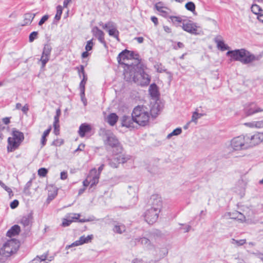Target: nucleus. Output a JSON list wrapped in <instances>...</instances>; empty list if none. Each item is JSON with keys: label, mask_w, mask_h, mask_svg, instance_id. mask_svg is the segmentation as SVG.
Listing matches in <instances>:
<instances>
[{"label": "nucleus", "mask_w": 263, "mask_h": 263, "mask_svg": "<svg viewBox=\"0 0 263 263\" xmlns=\"http://www.w3.org/2000/svg\"><path fill=\"white\" fill-rule=\"evenodd\" d=\"M135 71L133 73L131 71H126L124 73V79L126 81H134L138 85L144 86L149 85L151 81L150 76L144 70V66L141 63H138L133 68Z\"/></svg>", "instance_id": "f257e3e1"}, {"label": "nucleus", "mask_w": 263, "mask_h": 263, "mask_svg": "<svg viewBox=\"0 0 263 263\" xmlns=\"http://www.w3.org/2000/svg\"><path fill=\"white\" fill-rule=\"evenodd\" d=\"M227 55L231 56L234 60L239 61L243 64H248L254 61H259L261 55H254L245 49L229 51Z\"/></svg>", "instance_id": "f03ea898"}, {"label": "nucleus", "mask_w": 263, "mask_h": 263, "mask_svg": "<svg viewBox=\"0 0 263 263\" xmlns=\"http://www.w3.org/2000/svg\"><path fill=\"white\" fill-rule=\"evenodd\" d=\"M139 57L138 54L125 49L118 54L117 60L119 64L125 65L127 69L132 70L137 64L140 63Z\"/></svg>", "instance_id": "7ed1b4c3"}, {"label": "nucleus", "mask_w": 263, "mask_h": 263, "mask_svg": "<svg viewBox=\"0 0 263 263\" xmlns=\"http://www.w3.org/2000/svg\"><path fill=\"white\" fill-rule=\"evenodd\" d=\"M132 116L135 122L140 126H145L149 123V113L147 108L143 105L135 107L133 110Z\"/></svg>", "instance_id": "20e7f679"}, {"label": "nucleus", "mask_w": 263, "mask_h": 263, "mask_svg": "<svg viewBox=\"0 0 263 263\" xmlns=\"http://www.w3.org/2000/svg\"><path fill=\"white\" fill-rule=\"evenodd\" d=\"M12 137L8 138V152H12L18 148L24 139V134L15 128L12 129Z\"/></svg>", "instance_id": "39448f33"}, {"label": "nucleus", "mask_w": 263, "mask_h": 263, "mask_svg": "<svg viewBox=\"0 0 263 263\" xmlns=\"http://www.w3.org/2000/svg\"><path fill=\"white\" fill-rule=\"evenodd\" d=\"M20 247L19 241L15 239H11L4 243L0 249V255L5 258L10 257L15 254Z\"/></svg>", "instance_id": "423d86ee"}, {"label": "nucleus", "mask_w": 263, "mask_h": 263, "mask_svg": "<svg viewBox=\"0 0 263 263\" xmlns=\"http://www.w3.org/2000/svg\"><path fill=\"white\" fill-rule=\"evenodd\" d=\"M104 144L107 148L108 146L113 148L114 155H118L122 153V147L119 143L116 136L111 132H107L105 134Z\"/></svg>", "instance_id": "0eeeda50"}, {"label": "nucleus", "mask_w": 263, "mask_h": 263, "mask_svg": "<svg viewBox=\"0 0 263 263\" xmlns=\"http://www.w3.org/2000/svg\"><path fill=\"white\" fill-rule=\"evenodd\" d=\"M247 136L240 135L233 138L230 143V146L234 151H241L249 148Z\"/></svg>", "instance_id": "6e6552de"}, {"label": "nucleus", "mask_w": 263, "mask_h": 263, "mask_svg": "<svg viewBox=\"0 0 263 263\" xmlns=\"http://www.w3.org/2000/svg\"><path fill=\"white\" fill-rule=\"evenodd\" d=\"M160 211L150 208L145 213V219L149 224H153L157 221Z\"/></svg>", "instance_id": "1a4fd4ad"}, {"label": "nucleus", "mask_w": 263, "mask_h": 263, "mask_svg": "<svg viewBox=\"0 0 263 263\" xmlns=\"http://www.w3.org/2000/svg\"><path fill=\"white\" fill-rule=\"evenodd\" d=\"M247 136V140L249 144V148L259 144L263 141V133H258L253 136Z\"/></svg>", "instance_id": "9d476101"}, {"label": "nucleus", "mask_w": 263, "mask_h": 263, "mask_svg": "<svg viewBox=\"0 0 263 263\" xmlns=\"http://www.w3.org/2000/svg\"><path fill=\"white\" fill-rule=\"evenodd\" d=\"M103 28L107 29L108 34L110 36H112L117 39L118 41H120L119 38V32L117 30L116 25L112 22H108L105 24L103 26Z\"/></svg>", "instance_id": "9b49d317"}, {"label": "nucleus", "mask_w": 263, "mask_h": 263, "mask_svg": "<svg viewBox=\"0 0 263 263\" xmlns=\"http://www.w3.org/2000/svg\"><path fill=\"white\" fill-rule=\"evenodd\" d=\"M52 47L49 44H46L44 45L42 55L41 58V61L42 62V67H44L46 64L48 62L50 55Z\"/></svg>", "instance_id": "f8f14e48"}, {"label": "nucleus", "mask_w": 263, "mask_h": 263, "mask_svg": "<svg viewBox=\"0 0 263 263\" xmlns=\"http://www.w3.org/2000/svg\"><path fill=\"white\" fill-rule=\"evenodd\" d=\"M151 208L160 211L162 208V201L161 197L158 195H153L149 201Z\"/></svg>", "instance_id": "ddd939ff"}, {"label": "nucleus", "mask_w": 263, "mask_h": 263, "mask_svg": "<svg viewBox=\"0 0 263 263\" xmlns=\"http://www.w3.org/2000/svg\"><path fill=\"white\" fill-rule=\"evenodd\" d=\"M93 238V235H89L87 236H85L84 235L81 236L79 238V239L74 241L72 243H71L70 245L67 246L66 247V249H68L71 247L78 246L80 245H83L84 243H87L89 242H91V240Z\"/></svg>", "instance_id": "4468645a"}, {"label": "nucleus", "mask_w": 263, "mask_h": 263, "mask_svg": "<svg viewBox=\"0 0 263 263\" xmlns=\"http://www.w3.org/2000/svg\"><path fill=\"white\" fill-rule=\"evenodd\" d=\"M182 27L184 31L193 34H197V26L191 21H184Z\"/></svg>", "instance_id": "2eb2a0df"}, {"label": "nucleus", "mask_w": 263, "mask_h": 263, "mask_svg": "<svg viewBox=\"0 0 263 263\" xmlns=\"http://www.w3.org/2000/svg\"><path fill=\"white\" fill-rule=\"evenodd\" d=\"M262 111L263 109H261L260 108L257 107L254 103H250L249 105L247 106L245 108V111L247 116Z\"/></svg>", "instance_id": "dca6fc26"}, {"label": "nucleus", "mask_w": 263, "mask_h": 263, "mask_svg": "<svg viewBox=\"0 0 263 263\" xmlns=\"http://www.w3.org/2000/svg\"><path fill=\"white\" fill-rule=\"evenodd\" d=\"M92 33L93 36L97 37L100 43L104 45L106 44L104 39V33L98 27H94L92 29Z\"/></svg>", "instance_id": "f3484780"}, {"label": "nucleus", "mask_w": 263, "mask_h": 263, "mask_svg": "<svg viewBox=\"0 0 263 263\" xmlns=\"http://www.w3.org/2000/svg\"><path fill=\"white\" fill-rule=\"evenodd\" d=\"M88 176H91L89 179V180L91 181V187H92L93 185L98 183L100 175L99 173H97V170L96 168L91 169L89 173Z\"/></svg>", "instance_id": "a211bd4d"}, {"label": "nucleus", "mask_w": 263, "mask_h": 263, "mask_svg": "<svg viewBox=\"0 0 263 263\" xmlns=\"http://www.w3.org/2000/svg\"><path fill=\"white\" fill-rule=\"evenodd\" d=\"M48 253H46L41 256H37L33 260V261L34 263H47L46 260L51 261L53 260V257L52 256H50L48 258Z\"/></svg>", "instance_id": "6ab92c4d"}, {"label": "nucleus", "mask_w": 263, "mask_h": 263, "mask_svg": "<svg viewBox=\"0 0 263 263\" xmlns=\"http://www.w3.org/2000/svg\"><path fill=\"white\" fill-rule=\"evenodd\" d=\"M134 121L133 117H132L127 116H123L121 119V123L123 126L127 127H134Z\"/></svg>", "instance_id": "aec40b11"}, {"label": "nucleus", "mask_w": 263, "mask_h": 263, "mask_svg": "<svg viewBox=\"0 0 263 263\" xmlns=\"http://www.w3.org/2000/svg\"><path fill=\"white\" fill-rule=\"evenodd\" d=\"M91 130L90 125L87 123H82L79 127L78 133L81 137H84L85 134Z\"/></svg>", "instance_id": "412c9836"}, {"label": "nucleus", "mask_w": 263, "mask_h": 263, "mask_svg": "<svg viewBox=\"0 0 263 263\" xmlns=\"http://www.w3.org/2000/svg\"><path fill=\"white\" fill-rule=\"evenodd\" d=\"M221 39L222 37L220 35L217 36L214 39V41L217 44V47L221 51L228 50L229 48V46L224 44Z\"/></svg>", "instance_id": "4be33fe9"}, {"label": "nucleus", "mask_w": 263, "mask_h": 263, "mask_svg": "<svg viewBox=\"0 0 263 263\" xmlns=\"http://www.w3.org/2000/svg\"><path fill=\"white\" fill-rule=\"evenodd\" d=\"M35 14V13H32L30 12L25 13L24 15V23L21 25L22 26H24L30 25L33 21Z\"/></svg>", "instance_id": "5701e85b"}, {"label": "nucleus", "mask_w": 263, "mask_h": 263, "mask_svg": "<svg viewBox=\"0 0 263 263\" xmlns=\"http://www.w3.org/2000/svg\"><path fill=\"white\" fill-rule=\"evenodd\" d=\"M149 92L153 99H157L158 98L159 94L156 84L154 83L150 85L149 88Z\"/></svg>", "instance_id": "b1692460"}, {"label": "nucleus", "mask_w": 263, "mask_h": 263, "mask_svg": "<svg viewBox=\"0 0 263 263\" xmlns=\"http://www.w3.org/2000/svg\"><path fill=\"white\" fill-rule=\"evenodd\" d=\"M73 216H69V218L64 219L62 222V226L63 227H67L69 226L74 220H77L79 218L80 216V214H72Z\"/></svg>", "instance_id": "393cba45"}, {"label": "nucleus", "mask_w": 263, "mask_h": 263, "mask_svg": "<svg viewBox=\"0 0 263 263\" xmlns=\"http://www.w3.org/2000/svg\"><path fill=\"white\" fill-rule=\"evenodd\" d=\"M20 232V227L18 225H14L12 226L7 232V236L9 237L14 236Z\"/></svg>", "instance_id": "a878e982"}, {"label": "nucleus", "mask_w": 263, "mask_h": 263, "mask_svg": "<svg viewBox=\"0 0 263 263\" xmlns=\"http://www.w3.org/2000/svg\"><path fill=\"white\" fill-rule=\"evenodd\" d=\"M87 81V76H84V78H83L81 80L80 85H79V89L80 90V96L81 100H83L84 98V92H85V86Z\"/></svg>", "instance_id": "bb28decb"}, {"label": "nucleus", "mask_w": 263, "mask_h": 263, "mask_svg": "<svg viewBox=\"0 0 263 263\" xmlns=\"http://www.w3.org/2000/svg\"><path fill=\"white\" fill-rule=\"evenodd\" d=\"M118 116L115 113H111L107 117V122L111 125L114 126L117 122Z\"/></svg>", "instance_id": "cd10ccee"}, {"label": "nucleus", "mask_w": 263, "mask_h": 263, "mask_svg": "<svg viewBox=\"0 0 263 263\" xmlns=\"http://www.w3.org/2000/svg\"><path fill=\"white\" fill-rule=\"evenodd\" d=\"M114 232L118 234H122L125 231V227L123 224H116L113 229Z\"/></svg>", "instance_id": "c85d7f7f"}, {"label": "nucleus", "mask_w": 263, "mask_h": 263, "mask_svg": "<svg viewBox=\"0 0 263 263\" xmlns=\"http://www.w3.org/2000/svg\"><path fill=\"white\" fill-rule=\"evenodd\" d=\"M51 129V126H50L47 129L44 131L41 139V144L42 146H44L46 143V137L48 136Z\"/></svg>", "instance_id": "c756f323"}, {"label": "nucleus", "mask_w": 263, "mask_h": 263, "mask_svg": "<svg viewBox=\"0 0 263 263\" xmlns=\"http://www.w3.org/2000/svg\"><path fill=\"white\" fill-rule=\"evenodd\" d=\"M246 124L249 126L251 127H256L258 128H262L263 127V120L254 121L251 123H246Z\"/></svg>", "instance_id": "7c9ffc66"}, {"label": "nucleus", "mask_w": 263, "mask_h": 263, "mask_svg": "<svg viewBox=\"0 0 263 263\" xmlns=\"http://www.w3.org/2000/svg\"><path fill=\"white\" fill-rule=\"evenodd\" d=\"M251 11L255 14H260L263 10L257 4H253L251 7Z\"/></svg>", "instance_id": "2f4dec72"}, {"label": "nucleus", "mask_w": 263, "mask_h": 263, "mask_svg": "<svg viewBox=\"0 0 263 263\" xmlns=\"http://www.w3.org/2000/svg\"><path fill=\"white\" fill-rule=\"evenodd\" d=\"M120 163H124L130 159V156L127 155L122 154L117 156Z\"/></svg>", "instance_id": "473e14b6"}, {"label": "nucleus", "mask_w": 263, "mask_h": 263, "mask_svg": "<svg viewBox=\"0 0 263 263\" xmlns=\"http://www.w3.org/2000/svg\"><path fill=\"white\" fill-rule=\"evenodd\" d=\"M109 165L113 167L117 168L119 164V160L117 157H115L112 159H108Z\"/></svg>", "instance_id": "72a5a7b5"}, {"label": "nucleus", "mask_w": 263, "mask_h": 263, "mask_svg": "<svg viewBox=\"0 0 263 263\" xmlns=\"http://www.w3.org/2000/svg\"><path fill=\"white\" fill-rule=\"evenodd\" d=\"M21 224H23L24 227H29L30 223V219L29 216H24L21 220Z\"/></svg>", "instance_id": "f704fd0d"}, {"label": "nucleus", "mask_w": 263, "mask_h": 263, "mask_svg": "<svg viewBox=\"0 0 263 263\" xmlns=\"http://www.w3.org/2000/svg\"><path fill=\"white\" fill-rule=\"evenodd\" d=\"M135 240H137L141 242V243L143 245L145 246L146 247H148L151 245L150 240L145 237H142L140 238H136Z\"/></svg>", "instance_id": "c9c22d12"}, {"label": "nucleus", "mask_w": 263, "mask_h": 263, "mask_svg": "<svg viewBox=\"0 0 263 263\" xmlns=\"http://www.w3.org/2000/svg\"><path fill=\"white\" fill-rule=\"evenodd\" d=\"M182 129L181 128H177L167 136V138L170 139L173 136H178L180 135Z\"/></svg>", "instance_id": "e433bc0d"}, {"label": "nucleus", "mask_w": 263, "mask_h": 263, "mask_svg": "<svg viewBox=\"0 0 263 263\" xmlns=\"http://www.w3.org/2000/svg\"><path fill=\"white\" fill-rule=\"evenodd\" d=\"M63 8L60 5H59L57 7V13L55 16V19L59 21L60 20L61 15L62 14Z\"/></svg>", "instance_id": "4c0bfd02"}, {"label": "nucleus", "mask_w": 263, "mask_h": 263, "mask_svg": "<svg viewBox=\"0 0 263 263\" xmlns=\"http://www.w3.org/2000/svg\"><path fill=\"white\" fill-rule=\"evenodd\" d=\"M234 214H235L236 216L235 217H232V218L237 219L238 220L241 221H244L245 220L246 218L245 216L241 213L236 211L234 213Z\"/></svg>", "instance_id": "58836bf2"}, {"label": "nucleus", "mask_w": 263, "mask_h": 263, "mask_svg": "<svg viewBox=\"0 0 263 263\" xmlns=\"http://www.w3.org/2000/svg\"><path fill=\"white\" fill-rule=\"evenodd\" d=\"M185 8L191 11L194 12L195 10V5L193 2H189L185 4Z\"/></svg>", "instance_id": "ea45409f"}, {"label": "nucleus", "mask_w": 263, "mask_h": 263, "mask_svg": "<svg viewBox=\"0 0 263 263\" xmlns=\"http://www.w3.org/2000/svg\"><path fill=\"white\" fill-rule=\"evenodd\" d=\"M246 239H240L239 240H235V239H231V243L233 245H236L237 246H240L246 243Z\"/></svg>", "instance_id": "a19ab883"}, {"label": "nucleus", "mask_w": 263, "mask_h": 263, "mask_svg": "<svg viewBox=\"0 0 263 263\" xmlns=\"http://www.w3.org/2000/svg\"><path fill=\"white\" fill-rule=\"evenodd\" d=\"M203 114L198 113L197 111L194 112L192 117L191 121L196 123L197 120L203 116Z\"/></svg>", "instance_id": "79ce46f5"}, {"label": "nucleus", "mask_w": 263, "mask_h": 263, "mask_svg": "<svg viewBox=\"0 0 263 263\" xmlns=\"http://www.w3.org/2000/svg\"><path fill=\"white\" fill-rule=\"evenodd\" d=\"M0 185L4 189H5V191H6L8 193H9V196H10L11 195L13 196V192H12V190L8 187L7 186H6L3 182H2L1 181H0Z\"/></svg>", "instance_id": "37998d69"}, {"label": "nucleus", "mask_w": 263, "mask_h": 263, "mask_svg": "<svg viewBox=\"0 0 263 263\" xmlns=\"http://www.w3.org/2000/svg\"><path fill=\"white\" fill-rule=\"evenodd\" d=\"M38 32L37 31H33L31 32L29 36V41L30 43H32L34 41L35 39L37 37Z\"/></svg>", "instance_id": "c03bdc74"}, {"label": "nucleus", "mask_w": 263, "mask_h": 263, "mask_svg": "<svg viewBox=\"0 0 263 263\" xmlns=\"http://www.w3.org/2000/svg\"><path fill=\"white\" fill-rule=\"evenodd\" d=\"M48 173V170L45 168H41L38 170V175L40 177H45Z\"/></svg>", "instance_id": "a18cd8bd"}, {"label": "nucleus", "mask_w": 263, "mask_h": 263, "mask_svg": "<svg viewBox=\"0 0 263 263\" xmlns=\"http://www.w3.org/2000/svg\"><path fill=\"white\" fill-rule=\"evenodd\" d=\"M32 185V180H30L29 181L27 182V183L25 184L24 189V192L25 194H28L29 193V189L31 187Z\"/></svg>", "instance_id": "49530a36"}, {"label": "nucleus", "mask_w": 263, "mask_h": 263, "mask_svg": "<svg viewBox=\"0 0 263 263\" xmlns=\"http://www.w3.org/2000/svg\"><path fill=\"white\" fill-rule=\"evenodd\" d=\"M93 46V43L92 42V39L87 42L86 45L85 46V50L87 51H89L92 49Z\"/></svg>", "instance_id": "de8ad7c7"}, {"label": "nucleus", "mask_w": 263, "mask_h": 263, "mask_svg": "<svg viewBox=\"0 0 263 263\" xmlns=\"http://www.w3.org/2000/svg\"><path fill=\"white\" fill-rule=\"evenodd\" d=\"M155 68L158 72H163L165 71L166 69L164 67L162 66L161 64H157L155 65Z\"/></svg>", "instance_id": "09e8293b"}, {"label": "nucleus", "mask_w": 263, "mask_h": 263, "mask_svg": "<svg viewBox=\"0 0 263 263\" xmlns=\"http://www.w3.org/2000/svg\"><path fill=\"white\" fill-rule=\"evenodd\" d=\"M64 143V141L62 139H57L53 141L52 145L56 146H60L62 145Z\"/></svg>", "instance_id": "8fccbe9b"}, {"label": "nucleus", "mask_w": 263, "mask_h": 263, "mask_svg": "<svg viewBox=\"0 0 263 263\" xmlns=\"http://www.w3.org/2000/svg\"><path fill=\"white\" fill-rule=\"evenodd\" d=\"M49 16L48 15H44L39 22V25L42 26L46 21L48 20Z\"/></svg>", "instance_id": "3c124183"}, {"label": "nucleus", "mask_w": 263, "mask_h": 263, "mask_svg": "<svg viewBox=\"0 0 263 263\" xmlns=\"http://www.w3.org/2000/svg\"><path fill=\"white\" fill-rule=\"evenodd\" d=\"M54 127V133L56 135H58L60 134V125L59 123L53 124Z\"/></svg>", "instance_id": "603ef678"}, {"label": "nucleus", "mask_w": 263, "mask_h": 263, "mask_svg": "<svg viewBox=\"0 0 263 263\" xmlns=\"http://www.w3.org/2000/svg\"><path fill=\"white\" fill-rule=\"evenodd\" d=\"M18 201L17 200H14L10 203V207L11 209H14L16 208L18 205Z\"/></svg>", "instance_id": "864d4df0"}, {"label": "nucleus", "mask_w": 263, "mask_h": 263, "mask_svg": "<svg viewBox=\"0 0 263 263\" xmlns=\"http://www.w3.org/2000/svg\"><path fill=\"white\" fill-rule=\"evenodd\" d=\"M90 177H91V176L88 175L87 178L83 181V185L84 186H87L89 184L90 185L91 181L89 180Z\"/></svg>", "instance_id": "5fc2aeb1"}, {"label": "nucleus", "mask_w": 263, "mask_h": 263, "mask_svg": "<svg viewBox=\"0 0 263 263\" xmlns=\"http://www.w3.org/2000/svg\"><path fill=\"white\" fill-rule=\"evenodd\" d=\"M172 21L173 23H180L181 22V18L177 16H172Z\"/></svg>", "instance_id": "6e6d98bb"}, {"label": "nucleus", "mask_w": 263, "mask_h": 263, "mask_svg": "<svg viewBox=\"0 0 263 263\" xmlns=\"http://www.w3.org/2000/svg\"><path fill=\"white\" fill-rule=\"evenodd\" d=\"M67 178V173L66 172H62L60 175V178L62 180H65Z\"/></svg>", "instance_id": "4d7b16f0"}, {"label": "nucleus", "mask_w": 263, "mask_h": 263, "mask_svg": "<svg viewBox=\"0 0 263 263\" xmlns=\"http://www.w3.org/2000/svg\"><path fill=\"white\" fill-rule=\"evenodd\" d=\"M22 111L24 113L26 114L29 110L28 106L27 104L24 105L22 108Z\"/></svg>", "instance_id": "13d9d810"}, {"label": "nucleus", "mask_w": 263, "mask_h": 263, "mask_svg": "<svg viewBox=\"0 0 263 263\" xmlns=\"http://www.w3.org/2000/svg\"><path fill=\"white\" fill-rule=\"evenodd\" d=\"M85 72V71H84V66L83 65H81L80 66V69H79V70H78L79 77L80 78L81 77V74L83 72Z\"/></svg>", "instance_id": "bf43d9fd"}, {"label": "nucleus", "mask_w": 263, "mask_h": 263, "mask_svg": "<svg viewBox=\"0 0 263 263\" xmlns=\"http://www.w3.org/2000/svg\"><path fill=\"white\" fill-rule=\"evenodd\" d=\"M151 19L152 21L155 24V25H157L158 24V18L156 17L152 16Z\"/></svg>", "instance_id": "052dcab7"}, {"label": "nucleus", "mask_w": 263, "mask_h": 263, "mask_svg": "<svg viewBox=\"0 0 263 263\" xmlns=\"http://www.w3.org/2000/svg\"><path fill=\"white\" fill-rule=\"evenodd\" d=\"M85 145L83 144H81L78 146V148L75 150V152H77L78 151H83Z\"/></svg>", "instance_id": "680f3d73"}, {"label": "nucleus", "mask_w": 263, "mask_h": 263, "mask_svg": "<svg viewBox=\"0 0 263 263\" xmlns=\"http://www.w3.org/2000/svg\"><path fill=\"white\" fill-rule=\"evenodd\" d=\"M3 122L5 124H8L10 123V118L8 117L4 118L3 119Z\"/></svg>", "instance_id": "e2e57ef3"}, {"label": "nucleus", "mask_w": 263, "mask_h": 263, "mask_svg": "<svg viewBox=\"0 0 263 263\" xmlns=\"http://www.w3.org/2000/svg\"><path fill=\"white\" fill-rule=\"evenodd\" d=\"M5 129V127L0 123V138L3 136L2 131Z\"/></svg>", "instance_id": "0e129e2a"}, {"label": "nucleus", "mask_w": 263, "mask_h": 263, "mask_svg": "<svg viewBox=\"0 0 263 263\" xmlns=\"http://www.w3.org/2000/svg\"><path fill=\"white\" fill-rule=\"evenodd\" d=\"M135 39L139 43H142L143 42L144 39L143 37H137Z\"/></svg>", "instance_id": "69168bd1"}, {"label": "nucleus", "mask_w": 263, "mask_h": 263, "mask_svg": "<svg viewBox=\"0 0 263 263\" xmlns=\"http://www.w3.org/2000/svg\"><path fill=\"white\" fill-rule=\"evenodd\" d=\"M191 228V226L186 225V226H185V228H183V229L184 230V232L185 233H186V232H188L190 230Z\"/></svg>", "instance_id": "338daca9"}, {"label": "nucleus", "mask_w": 263, "mask_h": 263, "mask_svg": "<svg viewBox=\"0 0 263 263\" xmlns=\"http://www.w3.org/2000/svg\"><path fill=\"white\" fill-rule=\"evenodd\" d=\"M257 18L259 21L263 22V14L260 13V14H258Z\"/></svg>", "instance_id": "774afa93"}]
</instances>
